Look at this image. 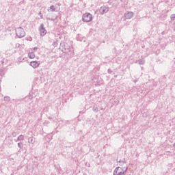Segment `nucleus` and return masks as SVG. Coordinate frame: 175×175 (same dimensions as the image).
Returning a JSON list of instances; mask_svg holds the SVG:
<instances>
[{"label":"nucleus","instance_id":"1","mask_svg":"<svg viewBox=\"0 0 175 175\" xmlns=\"http://www.w3.org/2000/svg\"><path fill=\"white\" fill-rule=\"evenodd\" d=\"M59 50H61L62 53H65L66 54L70 55V57L75 55V51L73 50V47L69 46V45L66 42H63L60 44Z\"/></svg>","mask_w":175,"mask_h":175},{"label":"nucleus","instance_id":"2","mask_svg":"<svg viewBox=\"0 0 175 175\" xmlns=\"http://www.w3.org/2000/svg\"><path fill=\"white\" fill-rule=\"evenodd\" d=\"M15 31L16 35L19 39H21L22 38H24V36H25V31H24V29H23V27H18L16 29Z\"/></svg>","mask_w":175,"mask_h":175},{"label":"nucleus","instance_id":"3","mask_svg":"<svg viewBox=\"0 0 175 175\" xmlns=\"http://www.w3.org/2000/svg\"><path fill=\"white\" fill-rule=\"evenodd\" d=\"M82 21L84 23H91L92 21V14L86 12L82 16Z\"/></svg>","mask_w":175,"mask_h":175},{"label":"nucleus","instance_id":"4","mask_svg":"<svg viewBox=\"0 0 175 175\" xmlns=\"http://www.w3.org/2000/svg\"><path fill=\"white\" fill-rule=\"evenodd\" d=\"M126 172V167H124L123 168L121 167H118L116 168L113 172L114 175H124Z\"/></svg>","mask_w":175,"mask_h":175},{"label":"nucleus","instance_id":"5","mask_svg":"<svg viewBox=\"0 0 175 175\" xmlns=\"http://www.w3.org/2000/svg\"><path fill=\"white\" fill-rule=\"evenodd\" d=\"M39 31L40 36H44L47 33V30L44 28V25L42 23L39 27Z\"/></svg>","mask_w":175,"mask_h":175},{"label":"nucleus","instance_id":"6","mask_svg":"<svg viewBox=\"0 0 175 175\" xmlns=\"http://www.w3.org/2000/svg\"><path fill=\"white\" fill-rule=\"evenodd\" d=\"M124 17L127 20H131V18H132V17H133V12H126V13L124 14Z\"/></svg>","mask_w":175,"mask_h":175},{"label":"nucleus","instance_id":"7","mask_svg":"<svg viewBox=\"0 0 175 175\" xmlns=\"http://www.w3.org/2000/svg\"><path fill=\"white\" fill-rule=\"evenodd\" d=\"M109 12V7L103 6L100 8V13L101 14H105V13H107Z\"/></svg>","mask_w":175,"mask_h":175},{"label":"nucleus","instance_id":"8","mask_svg":"<svg viewBox=\"0 0 175 175\" xmlns=\"http://www.w3.org/2000/svg\"><path fill=\"white\" fill-rule=\"evenodd\" d=\"M31 66L36 69V68H38L39 65H40V63L38 61H33L30 63Z\"/></svg>","mask_w":175,"mask_h":175},{"label":"nucleus","instance_id":"9","mask_svg":"<svg viewBox=\"0 0 175 175\" xmlns=\"http://www.w3.org/2000/svg\"><path fill=\"white\" fill-rule=\"evenodd\" d=\"M48 12H59V8L57 10H55V7L54 5H51Z\"/></svg>","mask_w":175,"mask_h":175},{"label":"nucleus","instance_id":"10","mask_svg":"<svg viewBox=\"0 0 175 175\" xmlns=\"http://www.w3.org/2000/svg\"><path fill=\"white\" fill-rule=\"evenodd\" d=\"M28 57L29 58H30L31 59H33V58H35V53H33V52H30L28 54Z\"/></svg>","mask_w":175,"mask_h":175},{"label":"nucleus","instance_id":"11","mask_svg":"<svg viewBox=\"0 0 175 175\" xmlns=\"http://www.w3.org/2000/svg\"><path fill=\"white\" fill-rule=\"evenodd\" d=\"M138 64H139V65H144L145 61L143 59H139V60H138Z\"/></svg>","mask_w":175,"mask_h":175},{"label":"nucleus","instance_id":"12","mask_svg":"<svg viewBox=\"0 0 175 175\" xmlns=\"http://www.w3.org/2000/svg\"><path fill=\"white\" fill-rule=\"evenodd\" d=\"M170 19L172 20V21H174V20H175V14H173L171 15Z\"/></svg>","mask_w":175,"mask_h":175},{"label":"nucleus","instance_id":"13","mask_svg":"<svg viewBox=\"0 0 175 175\" xmlns=\"http://www.w3.org/2000/svg\"><path fill=\"white\" fill-rule=\"evenodd\" d=\"M46 20H49L50 21H55V19L51 18H46Z\"/></svg>","mask_w":175,"mask_h":175},{"label":"nucleus","instance_id":"14","mask_svg":"<svg viewBox=\"0 0 175 175\" xmlns=\"http://www.w3.org/2000/svg\"><path fill=\"white\" fill-rule=\"evenodd\" d=\"M9 99H10V98H9L8 96H5V97L4 98V100H9Z\"/></svg>","mask_w":175,"mask_h":175},{"label":"nucleus","instance_id":"15","mask_svg":"<svg viewBox=\"0 0 175 175\" xmlns=\"http://www.w3.org/2000/svg\"><path fill=\"white\" fill-rule=\"evenodd\" d=\"M39 15L40 16L41 18H43V15L42 14V12H39Z\"/></svg>","mask_w":175,"mask_h":175},{"label":"nucleus","instance_id":"16","mask_svg":"<svg viewBox=\"0 0 175 175\" xmlns=\"http://www.w3.org/2000/svg\"><path fill=\"white\" fill-rule=\"evenodd\" d=\"M113 71L111 69H108V73H111Z\"/></svg>","mask_w":175,"mask_h":175},{"label":"nucleus","instance_id":"17","mask_svg":"<svg viewBox=\"0 0 175 175\" xmlns=\"http://www.w3.org/2000/svg\"><path fill=\"white\" fill-rule=\"evenodd\" d=\"M33 50H34V51L38 50V47H36H36H34V48H33Z\"/></svg>","mask_w":175,"mask_h":175},{"label":"nucleus","instance_id":"18","mask_svg":"<svg viewBox=\"0 0 175 175\" xmlns=\"http://www.w3.org/2000/svg\"><path fill=\"white\" fill-rule=\"evenodd\" d=\"M161 35H165V31H163V32L161 33Z\"/></svg>","mask_w":175,"mask_h":175},{"label":"nucleus","instance_id":"19","mask_svg":"<svg viewBox=\"0 0 175 175\" xmlns=\"http://www.w3.org/2000/svg\"><path fill=\"white\" fill-rule=\"evenodd\" d=\"M56 18H57V16L55 17V20H56Z\"/></svg>","mask_w":175,"mask_h":175},{"label":"nucleus","instance_id":"20","mask_svg":"<svg viewBox=\"0 0 175 175\" xmlns=\"http://www.w3.org/2000/svg\"><path fill=\"white\" fill-rule=\"evenodd\" d=\"M115 77H117V75H116Z\"/></svg>","mask_w":175,"mask_h":175}]
</instances>
